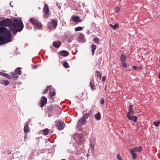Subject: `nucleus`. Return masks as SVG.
I'll return each mask as SVG.
<instances>
[{
  "label": "nucleus",
  "instance_id": "obj_11",
  "mask_svg": "<svg viewBox=\"0 0 160 160\" xmlns=\"http://www.w3.org/2000/svg\"><path fill=\"white\" fill-rule=\"evenodd\" d=\"M93 112L92 110H91L90 111H89L88 112L84 114L82 117L83 118L86 120V119L88 118L89 116H91L92 115Z\"/></svg>",
  "mask_w": 160,
  "mask_h": 160
},
{
  "label": "nucleus",
  "instance_id": "obj_32",
  "mask_svg": "<svg viewBox=\"0 0 160 160\" xmlns=\"http://www.w3.org/2000/svg\"><path fill=\"white\" fill-rule=\"evenodd\" d=\"M93 41L96 44L99 43V39L97 38H95L93 39Z\"/></svg>",
  "mask_w": 160,
  "mask_h": 160
},
{
  "label": "nucleus",
  "instance_id": "obj_35",
  "mask_svg": "<svg viewBox=\"0 0 160 160\" xmlns=\"http://www.w3.org/2000/svg\"><path fill=\"white\" fill-rule=\"evenodd\" d=\"M51 88V86H49L48 87H47L45 89L44 91L43 92L44 93H45L47 92L48 91V90L49 89Z\"/></svg>",
  "mask_w": 160,
  "mask_h": 160
},
{
  "label": "nucleus",
  "instance_id": "obj_3",
  "mask_svg": "<svg viewBox=\"0 0 160 160\" xmlns=\"http://www.w3.org/2000/svg\"><path fill=\"white\" fill-rule=\"evenodd\" d=\"M134 111L133 110V106L132 105H130L129 107V112L127 114V118L130 120H132L134 122L137 121L138 118L136 116H131L130 114L134 115Z\"/></svg>",
  "mask_w": 160,
  "mask_h": 160
},
{
  "label": "nucleus",
  "instance_id": "obj_39",
  "mask_svg": "<svg viewBox=\"0 0 160 160\" xmlns=\"http://www.w3.org/2000/svg\"><path fill=\"white\" fill-rule=\"evenodd\" d=\"M48 28L50 30H53L55 28H53V27H52V26L51 25V24L50 23L49 25L48 26Z\"/></svg>",
  "mask_w": 160,
  "mask_h": 160
},
{
  "label": "nucleus",
  "instance_id": "obj_4",
  "mask_svg": "<svg viewBox=\"0 0 160 160\" xmlns=\"http://www.w3.org/2000/svg\"><path fill=\"white\" fill-rule=\"evenodd\" d=\"M21 73V72L20 68H17L15 69V72H12L11 73L12 79L14 80L17 79L18 77V75H20Z\"/></svg>",
  "mask_w": 160,
  "mask_h": 160
},
{
  "label": "nucleus",
  "instance_id": "obj_2",
  "mask_svg": "<svg viewBox=\"0 0 160 160\" xmlns=\"http://www.w3.org/2000/svg\"><path fill=\"white\" fill-rule=\"evenodd\" d=\"M24 27L23 22L21 19H14L12 24L9 26V28L13 31L14 35L18 32H20L22 30Z\"/></svg>",
  "mask_w": 160,
  "mask_h": 160
},
{
  "label": "nucleus",
  "instance_id": "obj_22",
  "mask_svg": "<svg viewBox=\"0 0 160 160\" xmlns=\"http://www.w3.org/2000/svg\"><path fill=\"white\" fill-rule=\"evenodd\" d=\"M50 24L52 26L53 28H55L57 25V22L56 21L53 20Z\"/></svg>",
  "mask_w": 160,
  "mask_h": 160
},
{
  "label": "nucleus",
  "instance_id": "obj_37",
  "mask_svg": "<svg viewBox=\"0 0 160 160\" xmlns=\"http://www.w3.org/2000/svg\"><path fill=\"white\" fill-rule=\"evenodd\" d=\"M97 75L98 77H99L100 78H101L102 77L101 73L99 71H97Z\"/></svg>",
  "mask_w": 160,
  "mask_h": 160
},
{
  "label": "nucleus",
  "instance_id": "obj_9",
  "mask_svg": "<svg viewBox=\"0 0 160 160\" xmlns=\"http://www.w3.org/2000/svg\"><path fill=\"white\" fill-rule=\"evenodd\" d=\"M47 98L44 96L42 97L41 100L40 102V105L41 107L44 106V105L47 103Z\"/></svg>",
  "mask_w": 160,
  "mask_h": 160
},
{
  "label": "nucleus",
  "instance_id": "obj_45",
  "mask_svg": "<svg viewBox=\"0 0 160 160\" xmlns=\"http://www.w3.org/2000/svg\"><path fill=\"white\" fill-rule=\"evenodd\" d=\"M106 79V77H103L102 78V80L103 81H104Z\"/></svg>",
  "mask_w": 160,
  "mask_h": 160
},
{
  "label": "nucleus",
  "instance_id": "obj_20",
  "mask_svg": "<svg viewBox=\"0 0 160 160\" xmlns=\"http://www.w3.org/2000/svg\"><path fill=\"white\" fill-rule=\"evenodd\" d=\"M127 59V57L126 55L124 54H122L120 57V60L121 62H125Z\"/></svg>",
  "mask_w": 160,
  "mask_h": 160
},
{
  "label": "nucleus",
  "instance_id": "obj_28",
  "mask_svg": "<svg viewBox=\"0 0 160 160\" xmlns=\"http://www.w3.org/2000/svg\"><path fill=\"white\" fill-rule=\"evenodd\" d=\"M92 52V54L93 55L94 53V51L96 48V46L94 44H92L91 46Z\"/></svg>",
  "mask_w": 160,
  "mask_h": 160
},
{
  "label": "nucleus",
  "instance_id": "obj_13",
  "mask_svg": "<svg viewBox=\"0 0 160 160\" xmlns=\"http://www.w3.org/2000/svg\"><path fill=\"white\" fill-rule=\"evenodd\" d=\"M78 39L80 42L83 43L86 41L84 35L83 34H80L78 37Z\"/></svg>",
  "mask_w": 160,
  "mask_h": 160
},
{
  "label": "nucleus",
  "instance_id": "obj_44",
  "mask_svg": "<svg viewBox=\"0 0 160 160\" xmlns=\"http://www.w3.org/2000/svg\"><path fill=\"white\" fill-rule=\"evenodd\" d=\"M117 158L118 159L121 158V157L119 154H118L117 155Z\"/></svg>",
  "mask_w": 160,
  "mask_h": 160
},
{
  "label": "nucleus",
  "instance_id": "obj_24",
  "mask_svg": "<svg viewBox=\"0 0 160 160\" xmlns=\"http://www.w3.org/2000/svg\"><path fill=\"white\" fill-rule=\"evenodd\" d=\"M34 25L35 26V28L37 29L40 28L42 26L41 23L38 22Z\"/></svg>",
  "mask_w": 160,
  "mask_h": 160
},
{
  "label": "nucleus",
  "instance_id": "obj_47",
  "mask_svg": "<svg viewBox=\"0 0 160 160\" xmlns=\"http://www.w3.org/2000/svg\"><path fill=\"white\" fill-rule=\"evenodd\" d=\"M31 119H28V122H31Z\"/></svg>",
  "mask_w": 160,
  "mask_h": 160
},
{
  "label": "nucleus",
  "instance_id": "obj_21",
  "mask_svg": "<svg viewBox=\"0 0 160 160\" xmlns=\"http://www.w3.org/2000/svg\"><path fill=\"white\" fill-rule=\"evenodd\" d=\"M49 132V130L48 128L43 129L42 131V134L44 135H48Z\"/></svg>",
  "mask_w": 160,
  "mask_h": 160
},
{
  "label": "nucleus",
  "instance_id": "obj_34",
  "mask_svg": "<svg viewBox=\"0 0 160 160\" xmlns=\"http://www.w3.org/2000/svg\"><path fill=\"white\" fill-rule=\"evenodd\" d=\"M90 84L91 89L93 91L95 89V85L92 84L91 82H90Z\"/></svg>",
  "mask_w": 160,
  "mask_h": 160
},
{
  "label": "nucleus",
  "instance_id": "obj_50",
  "mask_svg": "<svg viewBox=\"0 0 160 160\" xmlns=\"http://www.w3.org/2000/svg\"><path fill=\"white\" fill-rule=\"evenodd\" d=\"M31 28H31V27H30V28H29V29H31Z\"/></svg>",
  "mask_w": 160,
  "mask_h": 160
},
{
  "label": "nucleus",
  "instance_id": "obj_12",
  "mask_svg": "<svg viewBox=\"0 0 160 160\" xmlns=\"http://www.w3.org/2000/svg\"><path fill=\"white\" fill-rule=\"evenodd\" d=\"M57 126L59 130H61L64 128V124L62 122H57Z\"/></svg>",
  "mask_w": 160,
  "mask_h": 160
},
{
  "label": "nucleus",
  "instance_id": "obj_14",
  "mask_svg": "<svg viewBox=\"0 0 160 160\" xmlns=\"http://www.w3.org/2000/svg\"><path fill=\"white\" fill-rule=\"evenodd\" d=\"M53 46L56 48H59L61 44V42L60 41L58 40L54 41L53 43Z\"/></svg>",
  "mask_w": 160,
  "mask_h": 160
},
{
  "label": "nucleus",
  "instance_id": "obj_5",
  "mask_svg": "<svg viewBox=\"0 0 160 160\" xmlns=\"http://www.w3.org/2000/svg\"><path fill=\"white\" fill-rule=\"evenodd\" d=\"M12 21L10 19H3L0 22V25L4 26H9L12 24Z\"/></svg>",
  "mask_w": 160,
  "mask_h": 160
},
{
  "label": "nucleus",
  "instance_id": "obj_46",
  "mask_svg": "<svg viewBox=\"0 0 160 160\" xmlns=\"http://www.w3.org/2000/svg\"><path fill=\"white\" fill-rule=\"evenodd\" d=\"M137 67L135 66H133L132 67V68L134 69L135 70L136 69Z\"/></svg>",
  "mask_w": 160,
  "mask_h": 160
},
{
  "label": "nucleus",
  "instance_id": "obj_23",
  "mask_svg": "<svg viewBox=\"0 0 160 160\" xmlns=\"http://www.w3.org/2000/svg\"><path fill=\"white\" fill-rule=\"evenodd\" d=\"M30 21L34 25L36 24L37 22H38L37 20L34 18H30Z\"/></svg>",
  "mask_w": 160,
  "mask_h": 160
},
{
  "label": "nucleus",
  "instance_id": "obj_41",
  "mask_svg": "<svg viewBox=\"0 0 160 160\" xmlns=\"http://www.w3.org/2000/svg\"><path fill=\"white\" fill-rule=\"evenodd\" d=\"M39 66V65H33V66L32 67V68L33 69H36L38 68V66Z\"/></svg>",
  "mask_w": 160,
  "mask_h": 160
},
{
  "label": "nucleus",
  "instance_id": "obj_27",
  "mask_svg": "<svg viewBox=\"0 0 160 160\" xmlns=\"http://www.w3.org/2000/svg\"><path fill=\"white\" fill-rule=\"evenodd\" d=\"M129 151L132 155L133 159H135L137 156V154L129 150Z\"/></svg>",
  "mask_w": 160,
  "mask_h": 160
},
{
  "label": "nucleus",
  "instance_id": "obj_48",
  "mask_svg": "<svg viewBox=\"0 0 160 160\" xmlns=\"http://www.w3.org/2000/svg\"><path fill=\"white\" fill-rule=\"evenodd\" d=\"M159 78L160 79V72H159Z\"/></svg>",
  "mask_w": 160,
  "mask_h": 160
},
{
  "label": "nucleus",
  "instance_id": "obj_29",
  "mask_svg": "<svg viewBox=\"0 0 160 160\" xmlns=\"http://www.w3.org/2000/svg\"><path fill=\"white\" fill-rule=\"evenodd\" d=\"M111 27L113 29H115L119 28V26L117 23H116L115 25H113L111 24Z\"/></svg>",
  "mask_w": 160,
  "mask_h": 160
},
{
  "label": "nucleus",
  "instance_id": "obj_36",
  "mask_svg": "<svg viewBox=\"0 0 160 160\" xmlns=\"http://www.w3.org/2000/svg\"><path fill=\"white\" fill-rule=\"evenodd\" d=\"M63 66L65 67L66 68H69V66L68 65V63L67 62H64Z\"/></svg>",
  "mask_w": 160,
  "mask_h": 160
},
{
  "label": "nucleus",
  "instance_id": "obj_18",
  "mask_svg": "<svg viewBox=\"0 0 160 160\" xmlns=\"http://www.w3.org/2000/svg\"><path fill=\"white\" fill-rule=\"evenodd\" d=\"M0 75L2 76H3L5 77H6L8 79H12L11 74L10 75H8L7 73L0 72Z\"/></svg>",
  "mask_w": 160,
  "mask_h": 160
},
{
  "label": "nucleus",
  "instance_id": "obj_26",
  "mask_svg": "<svg viewBox=\"0 0 160 160\" xmlns=\"http://www.w3.org/2000/svg\"><path fill=\"white\" fill-rule=\"evenodd\" d=\"M95 118L97 120H100L101 118L100 114L99 112L96 114L95 116Z\"/></svg>",
  "mask_w": 160,
  "mask_h": 160
},
{
  "label": "nucleus",
  "instance_id": "obj_30",
  "mask_svg": "<svg viewBox=\"0 0 160 160\" xmlns=\"http://www.w3.org/2000/svg\"><path fill=\"white\" fill-rule=\"evenodd\" d=\"M153 124L156 127L158 126L160 124V120L157 122H154Z\"/></svg>",
  "mask_w": 160,
  "mask_h": 160
},
{
  "label": "nucleus",
  "instance_id": "obj_31",
  "mask_svg": "<svg viewBox=\"0 0 160 160\" xmlns=\"http://www.w3.org/2000/svg\"><path fill=\"white\" fill-rule=\"evenodd\" d=\"M82 28L81 27H78L75 28V30L76 31H78L82 30Z\"/></svg>",
  "mask_w": 160,
  "mask_h": 160
},
{
  "label": "nucleus",
  "instance_id": "obj_19",
  "mask_svg": "<svg viewBox=\"0 0 160 160\" xmlns=\"http://www.w3.org/2000/svg\"><path fill=\"white\" fill-rule=\"evenodd\" d=\"M0 83L2 84L7 86L9 84V82L8 80H1L0 81Z\"/></svg>",
  "mask_w": 160,
  "mask_h": 160
},
{
  "label": "nucleus",
  "instance_id": "obj_10",
  "mask_svg": "<svg viewBox=\"0 0 160 160\" xmlns=\"http://www.w3.org/2000/svg\"><path fill=\"white\" fill-rule=\"evenodd\" d=\"M86 120L84 118H83L82 117V118H81L78 121L77 126V127H78L79 125H81L84 124L86 123Z\"/></svg>",
  "mask_w": 160,
  "mask_h": 160
},
{
  "label": "nucleus",
  "instance_id": "obj_17",
  "mask_svg": "<svg viewBox=\"0 0 160 160\" xmlns=\"http://www.w3.org/2000/svg\"><path fill=\"white\" fill-rule=\"evenodd\" d=\"M49 93L51 98H52V99H53L52 97L55 95L54 89L52 88V87H51V88L50 89Z\"/></svg>",
  "mask_w": 160,
  "mask_h": 160
},
{
  "label": "nucleus",
  "instance_id": "obj_38",
  "mask_svg": "<svg viewBox=\"0 0 160 160\" xmlns=\"http://www.w3.org/2000/svg\"><path fill=\"white\" fill-rule=\"evenodd\" d=\"M122 66L124 68H126L127 67V65L125 62H121Z\"/></svg>",
  "mask_w": 160,
  "mask_h": 160
},
{
  "label": "nucleus",
  "instance_id": "obj_25",
  "mask_svg": "<svg viewBox=\"0 0 160 160\" xmlns=\"http://www.w3.org/2000/svg\"><path fill=\"white\" fill-rule=\"evenodd\" d=\"M24 131L25 132H29V128L28 125H26L25 126Z\"/></svg>",
  "mask_w": 160,
  "mask_h": 160
},
{
  "label": "nucleus",
  "instance_id": "obj_16",
  "mask_svg": "<svg viewBox=\"0 0 160 160\" xmlns=\"http://www.w3.org/2000/svg\"><path fill=\"white\" fill-rule=\"evenodd\" d=\"M68 52L66 51L63 50L61 51L59 54L61 56L63 57H66L68 55Z\"/></svg>",
  "mask_w": 160,
  "mask_h": 160
},
{
  "label": "nucleus",
  "instance_id": "obj_33",
  "mask_svg": "<svg viewBox=\"0 0 160 160\" xmlns=\"http://www.w3.org/2000/svg\"><path fill=\"white\" fill-rule=\"evenodd\" d=\"M74 138H76L77 137L79 138V139L80 140H81V139L82 138V137L80 135L78 134H76L74 135Z\"/></svg>",
  "mask_w": 160,
  "mask_h": 160
},
{
  "label": "nucleus",
  "instance_id": "obj_15",
  "mask_svg": "<svg viewBox=\"0 0 160 160\" xmlns=\"http://www.w3.org/2000/svg\"><path fill=\"white\" fill-rule=\"evenodd\" d=\"M72 19L75 22H82L81 19L78 16H74L72 17Z\"/></svg>",
  "mask_w": 160,
  "mask_h": 160
},
{
  "label": "nucleus",
  "instance_id": "obj_43",
  "mask_svg": "<svg viewBox=\"0 0 160 160\" xmlns=\"http://www.w3.org/2000/svg\"><path fill=\"white\" fill-rule=\"evenodd\" d=\"M27 138H28L27 135V134H26L25 135L24 137V140H26L27 139Z\"/></svg>",
  "mask_w": 160,
  "mask_h": 160
},
{
  "label": "nucleus",
  "instance_id": "obj_7",
  "mask_svg": "<svg viewBox=\"0 0 160 160\" xmlns=\"http://www.w3.org/2000/svg\"><path fill=\"white\" fill-rule=\"evenodd\" d=\"M96 141L94 139L90 140L89 148L92 151L94 149V146L96 145Z\"/></svg>",
  "mask_w": 160,
  "mask_h": 160
},
{
  "label": "nucleus",
  "instance_id": "obj_42",
  "mask_svg": "<svg viewBox=\"0 0 160 160\" xmlns=\"http://www.w3.org/2000/svg\"><path fill=\"white\" fill-rule=\"evenodd\" d=\"M104 102V100L103 98H101L100 100V102L101 104H103Z\"/></svg>",
  "mask_w": 160,
  "mask_h": 160
},
{
  "label": "nucleus",
  "instance_id": "obj_1",
  "mask_svg": "<svg viewBox=\"0 0 160 160\" xmlns=\"http://www.w3.org/2000/svg\"><path fill=\"white\" fill-rule=\"evenodd\" d=\"M11 32L3 27H0V45H2L12 41Z\"/></svg>",
  "mask_w": 160,
  "mask_h": 160
},
{
  "label": "nucleus",
  "instance_id": "obj_40",
  "mask_svg": "<svg viewBox=\"0 0 160 160\" xmlns=\"http://www.w3.org/2000/svg\"><path fill=\"white\" fill-rule=\"evenodd\" d=\"M120 9L118 7H116L115 9V11L116 12H118L120 11Z\"/></svg>",
  "mask_w": 160,
  "mask_h": 160
},
{
  "label": "nucleus",
  "instance_id": "obj_49",
  "mask_svg": "<svg viewBox=\"0 0 160 160\" xmlns=\"http://www.w3.org/2000/svg\"><path fill=\"white\" fill-rule=\"evenodd\" d=\"M118 159V160H122V159H121V158H119V159Z\"/></svg>",
  "mask_w": 160,
  "mask_h": 160
},
{
  "label": "nucleus",
  "instance_id": "obj_6",
  "mask_svg": "<svg viewBox=\"0 0 160 160\" xmlns=\"http://www.w3.org/2000/svg\"><path fill=\"white\" fill-rule=\"evenodd\" d=\"M43 11L45 13L44 17L48 18L50 15V13L49 12L48 6L47 4H45L44 5Z\"/></svg>",
  "mask_w": 160,
  "mask_h": 160
},
{
  "label": "nucleus",
  "instance_id": "obj_8",
  "mask_svg": "<svg viewBox=\"0 0 160 160\" xmlns=\"http://www.w3.org/2000/svg\"><path fill=\"white\" fill-rule=\"evenodd\" d=\"M129 150L134 152L135 153L137 152H141L142 150V148L141 146H139L138 147H135L132 149H130Z\"/></svg>",
  "mask_w": 160,
  "mask_h": 160
}]
</instances>
